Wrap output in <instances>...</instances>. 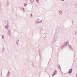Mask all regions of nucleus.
I'll return each instance as SVG.
<instances>
[{"label": "nucleus", "instance_id": "nucleus-1", "mask_svg": "<svg viewBox=\"0 0 77 77\" xmlns=\"http://www.w3.org/2000/svg\"><path fill=\"white\" fill-rule=\"evenodd\" d=\"M67 46V43H66V42L64 43L63 45H62V46L61 47V48L62 49H63L64 47H66Z\"/></svg>", "mask_w": 77, "mask_h": 77}, {"label": "nucleus", "instance_id": "nucleus-2", "mask_svg": "<svg viewBox=\"0 0 77 77\" xmlns=\"http://www.w3.org/2000/svg\"><path fill=\"white\" fill-rule=\"evenodd\" d=\"M7 34L8 36H10L11 35V30L10 29H8Z\"/></svg>", "mask_w": 77, "mask_h": 77}, {"label": "nucleus", "instance_id": "nucleus-3", "mask_svg": "<svg viewBox=\"0 0 77 77\" xmlns=\"http://www.w3.org/2000/svg\"><path fill=\"white\" fill-rule=\"evenodd\" d=\"M58 39V37L57 35H55L54 37V41H57V40Z\"/></svg>", "mask_w": 77, "mask_h": 77}, {"label": "nucleus", "instance_id": "nucleus-4", "mask_svg": "<svg viewBox=\"0 0 77 77\" xmlns=\"http://www.w3.org/2000/svg\"><path fill=\"white\" fill-rule=\"evenodd\" d=\"M58 12L59 15H62V11H58Z\"/></svg>", "mask_w": 77, "mask_h": 77}, {"label": "nucleus", "instance_id": "nucleus-5", "mask_svg": "<svg viewBox=\"0 0 77 77\" xmlns=\"http://www.w3.org/2000/svg\"><path fill=\"white\" fill-rule=\"evenodd\" d=\"M72 69H69V71L68 72V73L69 74H70V73H71L72 72Z\"/></svg>", "mask_w": 77, "mask_h": 77}, {"label": "nucleus", "instance_id": "nucleus-6", "mask_svg": "<svg viewBox=\"0 0 77 77\" xmlns=\"http://www.w3.org/2000/svg\"><path fill=\"white\" fill-rule=\"evenodd\" d=\"M57 72L54 71V72L53 73V74L52 75L53 76V75H55V74H57Z\"/></svg>", "mask_w": 77, "mask_h": 77}, {"label": "nucleus", "instance_id": "nucleus-7", "mask_svg": "<svg viewBox=\"0 0 77 77\" xmlns=\"http://www.w3.org/2000/svg\"><path fill=\"white\" fill-rule=\"evenodd\" d=\"M9 74H10V72H9V71H8V73L7 74V77H8Z\"/></svg>", "mask_w": 77, "mask_h": 77}, {"label": "nucleus", "instance_id": "nucleus-8", "mask_svg": "<svg viewBox=\"0 0 77 77\" xmlns=\"http://www.w3.org/2000/svg\"><path fill=\"white\" fill-rule=\"evenodd\" d=\"M38 23H41V22H42V20H41L38 19Z\"/></svg>", "mask_w": 77, "mask_h": 77}, {"label": "nucleus", "instance_id": "nucleus-9", "mask_svg": "<svg viewBox=\"0 0 77 77\" xmlns=\"http://www.w3.org/2000/svg\"><path fill=\"white\" fill-rule=\"evenodd\" d=\"M16 44L17 45H18L19 44V43H18V41H17L16 42Z\"/></svg>", "mask_w": 77, "mask_h": 77}, {"label": "nucleus", "instance_id": "nucleus-10", "mask_svg": "<svg viewBox=\"0 0 77 77\" xmlns=\"http://www.w3.org/2000/svg\"><path fill=\"white\" fill-rule=\"evenodd\" d=\"M74 33H75V35H76V34H77V32L75 31L74 32Z\"/></svg>", "mask_w": 77, "mask_h": 77}, {"label": "nucleus", "instance_id": "nucleus-11", "mask_svg": "<svg viewBox=\"0 0 77 77\" xmlns=\"http://www.w3.org/2000/svg\"><path fill=\"white\" fill-rule=\"evenodd\" d=\"M58 66H59L58 67V68H59V69H61V68H60V65H58Z\"/></svg>", "mask_w": 77, "mask_h": 77}, {"label": "nucleus", "instance_id": "nucleus-12", "mask_svg": "<svg viewBox=\"0 0 77 77\" xmlns=\"http://www.w3.org/2000/svg\"><path fill=\"white\" fill-rule=\"evenodd\" d=\"M33 1H34V0H31V3H32V2H33Z\"/></svg>", "mask_w": 77, "mask_h": 77}, {"label": "nucleus", "instance_id": "nucleus-13", "mask_svg": "<svg viewBox=\"0 0 77 77\" xmlns=\"http://www.w3.org/2000/svg\"><path fill=\"white\" fill-rule=\"evenodd\" d=\"M27 6V3H25L24 4V6Z\"/></svg>", "mask_w": 77, "mask_h": 77}, {"label": "nucleus", "instance_id": "nucleus-14", "mask_svg": "<svg viewBox=\"0 0 77 77\" xmlns=\"http://www.w3.org/2000/svg\"><path fill=\"white\" fill-rule=\"evenodd\" d=\"M36 2L38 3H39V0H36Z\"/></svg>", "mask_w": 77, "mask_h": 77}, {"label": "nucleus", "instance_id": "nucleus-15", "mask_svg": "<svg viewBox=\"0 0 77 77\" xmlns=\"http://www.w3.org/2000/svg\"><path fill=\"white\" fill-rule=\"evenodd\" d=\"M5 27L6 29H8V26H6Z\"/></svg>", "mask_w": 77, "mask_h": 77}, {"label": "nucleus", "instance_id": "nucleus-16", "mask_svg": "<svg viewBox=\"0 0 77 77\" xmlns=\"http://www.w3.org/2000/svg\"><path fill=\"white\" fill-rule=\"evenodd\" d=\"M22 9H23V10H24V8H23V7H22Z\"/></svg>", "mask_w": 77, "mask_h": 77}, {"label": "nucleus", "instance_id": "nucleus-17", "mask_svg": "<svg viewBox=\"0 0 77 77\" xmlns=\"http://www.w3.org/2000/svg\"><path fill=\"white\" fill-rule=\"evenodd\" d=\"M3 51H4L5 50V48H3Z\"/></svg>", "mask_w": 77, "mask_h": 77}, {"label": "nucleus", "instance_id": "nucleus-18", "mask_svg": "<svg viewBox=\"0 0 77 77\" xmlns=\"http://www.w3.org/2000/svg\"><path fill=\"white\" fill-rule=\"evenodd\" d=\"M31 17H33V15L32 14H31Z\"/></svg>", "mask_w": 77, "mask_h": 77}, {"label": "nucleus", "instance_id": "nucleus-19", "mask_svg": "<svg viewBox=\"0 0 77 77\" xmlns=\"http://www.w3.org/2000/svg\"><path fill=\"white\" fill-rule=\"evenodd\" d=\"M2 39H3V38H4V37H3V36H2Z\"/></svg>", "mask_w": 77, "mask_h": 77}, {"label": "nucleus", "instance_id": "nucleus-20", "mask_svg": "<svg viewBox=\"0 0 77 77\" xmlns=\"http://www.w3.org/2000/svg\"><path fill=\"white\" fill-rule=\"evenodd\" d=\"M7 27H9V25H7Z\"/></svg>", "mask_w": 77, "mask_h": 77}, {"label": "nucleus", "instance_id": "nucleus-21", "mask_svg": "<svg viewBox=\"0 0 77 77\" xmlns=\"http://www.w3.org/2000/svg\"><path fill=\"white\" fill-rule=\"evenodd\" d=\"M76 77H77V74H76Z\"/></svg>", "mask_w": 77, "mask_h": 77}, {"label": "nucleus", "instance_id": "nucleus-22", "mask_svg": "<svg viewBox=\"0 0 77 77\" xmlns=\"http://www.w3.org/2000/svg\"><path fill=\"white\" fill-rule=\"evenodd\" d=\"M62 0V1H64V0Z\"/></svg>", "mask_w": 77, "mask_h": 77}, {"label": "nucleus", "instance_id": "nucleus-23", "mask_svg": "<svg viewBox=\"0 0 77 77\" xmlns=\"http://www.w3.org/2000/svg\"><path fill=\"white\" fill-rule=\"evenodd\" d=\"M18 41H19V40H18Z\"/></svg>", "mask_w": 77, "mask_h": 77}, {"label": "nucleus", "instance_id": "nucleus-24", "mask_svg": "<svg viewBox=\"0 0 77 77\" xmlns=\"http://www.w3.org/2000/svg\"><path fill=\"white\" fill-rule=\"evenodd\" d=\"M39 23V22H37L36 23Z\"/></svg>", "mask_w": 77, "mask_h": 77}, {"label": "nucleus", "instance_id": "nucleus-25", "mask_svg": "<svg viewBox=\"0 0 77 77\" xmlns=\"http://www.w3.org/2000/svg\"><path fill=\"white\" fill-rule=\"evenodd\" d=\"M71 48H72L71 47Z\"/></svg>", "mask_w": 77, "mask_h": 77}]
</instances>
